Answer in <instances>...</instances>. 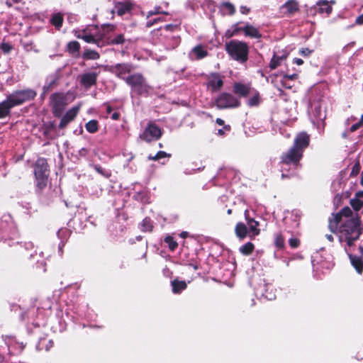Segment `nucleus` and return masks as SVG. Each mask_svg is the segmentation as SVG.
I'll return each instance as SVG.
<instances>
[{
	"instance_id": "de8ad7c7",
	"label": "nucleus",
	"mask_w": 363,
	"mask_h": 363,
	"mask_svg": "<svg viewBox=\"0 0 363 363\" xmlns=\"http://www.w3.org/2000/svg\"><path fill=\"white\" fill-rule=\"evenodd\" d=\"M343 217L347 218V219L353 218L352 211L350 207L345 206L340 211Z\"/></svg>"
},
{
	"instance_id": "338daca9",
	"label": "nucleus",
	"mask_w": 363,
	"mask_h": 363,
	"mask_svg": "<svg viewBox=\"0 0 363 363\" xmlns=\"http://www.w3.org/2000/svg\"><path fill=\"white\" fill-rule=\"evenodd\" d=\"M240 11L241 13L247 15L250 13V9L247 7L246 6H241L240 7Z\"/></svg>"
},
{
	"instance_id": "dca6fc26",
	"label": "nucleus",
	"mask_w": 363,
	"mask_h": 363,
	"mask_svg": "<svg viewBox=\"0 0 363 363\" xmlns=\"http://www.w3.org/2000/svg\"><path fill=\"white\" fill-rule=\"evenodd\" d=\"M282 13L286 16H291L295 13L299 11V4L296 0H288L281 8Z\"/></svg>"
},
{
	"instance_id": "20e7f679",
	"label": "nucleus",
	"mask_w": 363,
	"mask_h": 363,
	"mask_svg": "<svg viewBox=\"0 0 363 363\" xmlns=\"http://www.w3.org/2000/svg\"><path fill=\"white\" fill-rule=\"evenodd\" d=\"M362 221L360 217L357 213L353 218L346 219L340 226V232L344 235H361L362 229L361 228Z\"/></svg>"
},
{
	"instance_id": "49530a36",
	"label": "nucleus",
	"mask_w": 363,
	"mask_h": 363,
	"mask_svg": "<svg viewBox=\"0 0 363 363\" xmlns=\"http://www.w3.org/2000/svg\"><path fill=\"white\" fill-rule=\"evenodd\" d=\"M345 240L347 242V245L349 247H351L354 245V241L357 240L360 235H345Z\"/></svg>"
},
{
	"instance_id": "4d7b16f0",
	"label": "nucleus",
	"mask_w": 363,
	"mask_h": 363,
	"mask_svg": "<svg viewBox=\"0 0 363 363\" xmlns=\"http://www.w3.org/2000/svg\"><path fill=\"white\" fill-rule=\"evenodd\" d=\"M179 29V26L174 24H167L162 28V30L167 32H174Z\"/></svg>"
},
{
	"instance_id": "603ef678",
	"label": "nucleus",
	"mask_w": 363,
	"mask_h": 363,
	"mask_svg": "<svg viewBox=\"0 0 363 363\" xmlns=\"http://www.w3.org/2000/svg\"><path fill=\"white\" fill-rule=\"evenodd\" d=\"M151 35L153 38H156L157 40H161V37H162V27L153 30L151 32Z\"/></svg>"
},
{
	"instance_id": "72a5a7b5",
	"label": "nucleus",
	"mask_w": 363,
	"mask_h": 363,
	"mask_svg": "<svg viewBox=\"0 0 363 363\" xmlns=\"http://www.w3.org/2000/svg\"><path fill=\"white\" fill-rule=\"evenodd\" d=\"M254 250L255 245L251 242H247L240 247V253L245 256L250 255L253 252Z\"/></svg>"
},
{
	"instance_id": "ea45409f",
	"label": "nucleus",
	"mask_w": 363,
	"mask_h": 363,
	"mask_svg": "<svg viewBox=\"0 0 363 363\" xmlns=\"http://www.w3.org/2000/svg\"><path fill=\"white\" fill-rule=\"evenodd\" d=\"M141 227L142 231H152L153 228V225L150 218H145L142 221Z\"/></svg>"
},
{
	"instance_id": "e433bc0d",
	"label": "nucleus",
	"mask_w": 363,
	"mask_h": 363,
	"mask_svg": "<svg viewBox=\"0 0 363 363\" xmlns=\"http://www.w3.org/2000/svg\"><path fill=\"white\" fill-rule=\"evenodd\" d=\"M54 345L52 340H47L46 338H41L38 342V347L40 350L45 349L48 351Z\"/></svg>"
},
{
	"instance_id": "6e6552de",
	"label": "nucleus",
	"mask_w": 363,
	"mask_h": 363,
	"mask_svg": "<svg viewBox=\"0 0 363 363\" xmlns=\"http://www.w3.org/2000/svg\"><path fill=\"white\" fill-rule=\"evenodd\" d=\"M162 131L161 128L154 123H149L143 132L140 135V138L147 143L157 140L161 138Z\"/></svg>"
},
{
	"instance_id": "a878e982",
	"label": "nucleus",
	"mask_w": 363,
	"mask_h": 363,
	"mask_svg": "<svg viewBox=\"0 0 363 363\" xmlns=\"http://www.w3.org/2000/svg\"><path fill=\"white\" fill-rule=\"evenodd\" d=\"M247 233H248V228L245 224H244L242 222H239L236 224V225L235 227V235L240 240L245 239L247 235Z\"/></svg>"
},
{
	"instance_id": "3c124183",
	"label": "nucleus",
	"mask_w": 363,
	"mask_h": 363,
	"mask_svg": "<svg viewBox=\"0 0 363 363\" xmlns=\"http://www.w3.org/2000/svg\"><path fill=\"white\" fill-rule=\"evenodd\" d=\"M164 18H162V17H159V18H154L152 20H150V21H147L146 22V28H151L152 26H153L155 24L159 23V22H163L164 21Z\"/></svg>"
},
{
	"instance_id": "8fccbe9b",
	"label": "nucleus",
	"mask_w": 363,
	"mask_h": 363,
	"mask_svg": "<svg viewBox=\"0 0 363 363\" xmlns=\"http://www.w3.org/2000/svg\"><path fill=\"white\" fill-rule=\"evenodd\" d=\"M0 49L4 53H9L13 50V46L9 43L3 42L0 45Z\"/></svg>"
},
{
	"instance_id": "37998d69",
	"label": "nucleus",
	"mask_w": 363,
	"mask_h": 363,
	"mask_svg": "<svg viewBox=\"0 0 363 363\" xmlns=\"http://www.w3.org/2000/svg\"><path fill=\"white\" fill-rule=\"evenodd\" d=\"M94 169L97 173L100 174L105 178H109L111 176V171L106 170L99 165H94Z\"/></svg>"
},
{
	"instance_id": "f3484780",
	"label": "nucleus",
	"mask_w": 363,
	"mask_h": 363,
	"mask_svg": "<svg viewBox=\"0 0 363 363\" xmlns=\"http://www.w3.org/2000/svg\"><path fill=\"white\" fill-rule=\"evenodd\" d=\"M251 87L250 84L235 82L233 86V92L240 97H247L250 93Z\"/></svg>"
},
{
	"instance_id": "79ce46f5",
	"label": "nucleus",
	"mask_w": 363,
	"mask_h": 363,
	"mask_svg": "<svg viewBox=\"0 0 363 363\" xmlns=\"http://www.w3.org/2000/svg\"><path fill=\"white\" fill-rule=\"evenodd\" d=\"M171 157V155L170 154H168L166 152L164 151H159L157 152V153L152 156V155H150L148 156V160H153V161H157L162 158H164V157Z\"/></svg>"
},
{
	"instance_id": "7c9ffc66",
	"label": "nucleus",
	"mask_w": 363,
	"mask_h": 363,
	"mask_svg": "<svg viewBox=\"0 0 363 363\" xmlns=\"http://www.w3.org/2000/svg\"><path fill=\"white\" fill-rule=\"evenodd\" d=\"M105 40L108 45H123L125 42V36L121 33L112 38L106 37Z\"/></svg>"
},
{
	"instance_id": "473e14b6",
	"label": "nucleus",
	"mask_w": 363,
	"mask_h": 363,
	"mask_svg": "<svg viewBox=\"0 0 363 363\" xmlns=\"http://www.w3.org/2000/svg\"><path fill=\"white\" fill-rule=\"evenodd\" d=\"M260 102V94L257 91H255L253 96H252L247 101V105L250 107L258 106Z\"/></svg>"
},
{
	"instance_id": "f257e3e1",
	"label": "nucleus",
	"mask_w": 363,
	"mask_h": 363,
	"mask_svg": "<svg viewBox=\"0 0 363 363\" xmlns=\"http://www.w3.org/2000/svg\"><path fill=\"white\" fill-rule=\"evenodd\" d=\"M33 172L35 179V191L40 194L47 186L50 174V166L44 157H39L33 164Z\"/></svg>"
},
{
	"instance_id": "f8f14e48",
	"label": "nucleus",
	"mask_w": 363,
	"mask_h": 363,
	"mask_svg": "<svg viewBox=\"0 0 363 363\" xmlns=\"http://www.w3.org/2000/svg\"><path fill=\"white\" fill-rule=\"evenodd\" d=\"M133 69V66L130 63H118L111 65L109 68V71L114 74L117 77L121 79L125 82L124 76L126 74H129Z\"/></svg>"
},
{
	"instance_id": "09e8293b",
	"label": "nucleus",
	"mask_w": 363,
	"mask_h": 363,
	"mask_svg": "<svg viewBox=\"0 0 363 363\" xmlns=\"http://www.w3.org/2000/svg\"><path fill=\"white\" fill-rule=\"evenodd\" d=\"M361 166L359 164V162L357 161L355 162V164L353 165L351 172H350V177H356L360 172Z\"/></svg>"
},
{
	"instance_id": "c9c22d12",
	"label": "nucleus",
	"mask_w": 363,
	"mask_h": 363,
	"mask_svg": "<svg viewBox=\"0 0 363 363\" xmlns=\"http://www.w3.org/2000/svg\"><path fill=\"white\" fill-rule=\"evenodd\" d=\"M86 130L90 133H95L99 130V123L96 120H91L85 125Z\"/></svg>"
},
{
	"instance_id": "774afa93",
	"label": "nucleus",
	"mask_w": 363,
	"mask_h": 363,
	"mask_svg": "<svg viewBox=\"0 0 363 363\" xmlns=\"http://www.w3.org/2000/svg\"><path fill=\"white\" fill-rule=\"evenodd\" d=\"M104 106L106 108V111L107 114H111L113 108L111 106L110 104L108 102H106L104 104Z\"/></svg>"
},
{
	"instance_id": "bf43d9fd",
	"label": "nucleus",
	"mask_w": 363,
	"mask_h": 363,
	"mask_svg": "<svg viewBox=\"0 0 363 363\" xmlns=\"http://www.w3.org/2000/svg\"><path fill=\"white\" fill-rule=\"evenodd\" d=\"M363 125V123L361 122V121H358L357 123L353 124L350 128V132L353 133L359 129Z\"/></svg>"
},
{
	"instance_id": "e2e57ef3",
	"label": "nucleus",
	"mask_w": 363,
	"mask_h": 363,
	"mask_svg": "<svg viewBox=\"0 0 363 363\" xmlns=\"http://www.w3.org/2000/svg\"><path fill=\"white\" fill-rule=\"evenodd\" d=\"M188 266L191 267L194 270H197L199 268V263L196 259H191Z\"/></svg>"
},
{
	"instance_id": "9d476101",
	"label": "nucleus",
	"mask_w": 363,
	"mask_h": 363,
	"mask_svg": "<svg viewBox=\"0 0 363 363\" xmlns=\"http://www.w3.org/2000/svg\"><path fill=\"white\" fill-rule=\"evenodd\" d=\"M279 165L281 172V179H291L298 174V171L302 167V164L289 163V162L279 160Z\"/></svg>"
},
{
	"instance_id": "aec40b11",
	"label": "nucleus",
	"mask_w": 363,
	"mask_h": 363,
	"mask_svg": "<svg viewBox=\"0 0 363 363\" xmlns=\"http://www.w3.org/2000/svg\"><path fill=\"white\" fill-rule=\"evenodd\" d=\"M223 85V81L218 73H213L208 82V86L212 91L220 90Z\"/></svg>"
},
{
	"instance_id": "2f4dec72",
	"label": "nucleus",
	"mask_w": 363,
	"mask_h": 363,
	"mask_svg": "<svg viewBox=\"0 0 363 363\" xmlns=\"http://www.w3.org/2000/svg\"><path fill=\"white\" fill-rule=\"evenodd\" d=\"M80 107L79 106H76L70 109H69L65 114L64 115V118L67 119L69 122L74 120V118L77 117L79 111Z\"/></svg>"
},
{
	"instance_id": "4be33fe9",
	"label": "nucleus",
	"mask_w": 363,
	"mask_h": 363,
	"mask_svg": "<svg viewBox=\"0 0 363 363\" xmlns=\"http://www.w3.org/2000/svg\"><path fill=\"white\" fill-rule=\"evenodd\" d=\"M352 266L355 269L357 273L362 275L363 273V259L361 257L349 255Z\"/></svg>"
},
{
	"instance_id": "c03bdc74",
	"label": "nucleus",
	"mask_w": 363,
	"mask_h": 363,
	"mask_svg": "<svg viewBox=\"0 0 363 363\" xmlns=\"http://www.w3.org/2000/svg\"><path fill=\"white\" fill-rule=\"evenodd\" d=\"M221 6L225 7L228 10V15L233 16L235 13V8L232 3L229 1L223 2L221 4Z\"/></svg>"
},
{
	"instance_id": "4468645a",
	"label": "nucleus",
	"mask_w": 363,
	"mask_h": 363,
	"mask_svg": "<svg viewBox=\"0 0 363 363\" xmlns=\"http://www.w3.org/2000/svg\"><path fill=\"white\" fill-rule=\"evenodd\" d=\"M99 72H85L79 77V84L85 89H89L91 86H95Z\"/></svg>"
},
{
	"instance_id": "cd10ccee",
	"label": "nucleus",
	"mask_w": 363,
	"mask_h": 363,
	"mask_svg": "<svg viewBox=\"0 0 363 363\" xmlns=\"http://www.w3.org/2000/svg\"><path fill=\"white\" fill-rule=\"evenodd\" d=\"M64 22V17L61 13H54L50 20V23L55 26V28L57 30H60Z\"/></svg>"
},
{
	"instance_id": "c756f323",
	"label": "nucleus",
	"mask_w": 363,
	"mask_h": 363,
	"mask_svg": "<svg viewBox=\"0 0 363 363\" xmlns=\"http://www.w3.org/2000/svg\"><path fill=\"white\" fill-rule=\"evenodd\" d=\"M82 57L85 60H96L100 58V54L96 50L86 49Z\"/></svg>"
},
{
	"instance_id": "5fc2aeb1",
	"label": "nucleus",
	"mask_w": 363,
	"mask_h": 363,
	"mask_svg": "<svg viewBox=\"0 0 363 363\" xmlns=\"http://www.w3.org/2000/svg\"><path fill=\"white\" fill-rule=\"evenodd\" d=\"M289 244L291 248H297L300 245V240L298 238H291L289 240Z\"/></svg>"
},
{
	"instance_id": "a19ab883",
	"label": "nucleus",
	"mask_w": 363,
	"mask_h": 363,
	"mask_svg": "<svg viewBox=\"0 0 363 363\" xmlns=\"http://www.w3.org/2000/svg\"><path fill=\"white\" fill-rule=\"evenodd\" d=\"M350 203L352 208L355 211H359L363 206V201L355 196L350 200Z\"/></svg>"
},
{
	"instance_id": "69168bd1",
	"label": "nucleus",
	"mask_w": 363,
	"mask_h": 363,
	"mask_svg": "<svg viewBox=\"0 0 363 363\" xmlns=\"http://www.w3.org/2000/svg\"><path fill=\"white\" fill-rule=\"evenodd\" d=\"M22 0H4L8 7H11L13 4L20 3Z\"/></svg>"
},
{
	"instance_id": "bb28decb",
	"label": "nucleus",
	"mask_w": 363,
	"mask_h": 363,
	"mask_svg": "<svg viewBox=\"0 0 363 363\" xmlns=\"http://www.w3.org/2000/svg\"><path fill=\"white\" fill-rule=\"evenodd\" d=\"M288 57V55H282L281 56H278L275 53L274 54L272 58L269 62V68L271 69H275L279 66L281 65V62L285 60Z\"/></svg>"
},
{
	"instance_id": "864d4df0",
	"label": "nucleus",
	"mask_w": 363,
	"mask_h": 363,
	"mask_svg": "<svg viewBox=\"0 0 363 363\" xmlns=\"http://www.w3.org/2000/svg\"><path fill=\"white\" fill-rule=\"evenodd\" d=\"M313 52V50H311L308 48H303L298 51V53L304 57H309Z\"/></svg>"
},
{
	"instance_id": "39448f33",
	"label": "nucleus",
	"mask_w": 363,
	"mask_h": 363,
	"mask_svg": "<svg viewBox=\"0 0 363 363\" xmlns=\"http://www.w3.org/2000/svg\"><path fill=\"white\" fill-rule=\"evenodd\" d=\"M215 105L219 110L235 108L241 106V101L232 94L222 92L215 99Z\"/></svg>"
},
{
	"instance_id": "58836bf2",
	"label": "nucleus",
	"mask_w": 363,
	"mask_h": 363,
	"mask_svg": "<svg viewBox=\"0 0 363 363\" xmlns=\"http://www.w3.org/2000/svg\"><path fill=\"white\" fill-rule=\"evenodd\" d=\"M274 245L279 249H283L285 246V239L281 233L274 235Z\"/></svg>"
},
{
	"instance_id": "f03ea898",
	"label": "nucleus",
	"mask_w": 363,
	"mask_h": 363,
	"mask_svg": "<svg viewBox=\"0 0 363 363\" xmlns=\"http://www.w3.org/2000/svg\"><path fill=\"white\" fill-rule=\"evenodd\" d=\"M225 49L231 59L240 63L248 60L249 47L247 43L237 40H231L225 43Z\"/></svg>"
},
{
	"instance_id": "7ed1b4c3",
	"label": "nucleus",
	"mask_w": 363,
	"mask_h": 363,
	"mask_svg": "<svg viewBox=\"0 0 363 363\" xmlns=\"http://www.w3.org/2000/svg\"><path fill=\"white\" fill-rule=\"evenodd\" d=\"M125 83L130 86L132 91L138 96H147L151 89L143 74L136 72L125 78Z\"/></svg>"
},
{
	"instance_id": "423d86ee",
	"label": "nucleus",
	"mask_w": 363,
	"mask_h": 363,
	"mask_svg": "<svg viewBox=\"0 0 363 363\" xmlns=\"http://www.w3.org/2000/svg\"><path fill=\"white\" fill-rule=\"evenodd\" d=\"M37 93L31 89H19L13 91L8 97L11 101L14 106L23 104L26 102L33 100Z\"/></svg>"
},
{
	"instance_id": "5701e85b",
	"label": "nucleus",
	"mask_w": 363,
	"mask_h": 363,
	"mask_svg": "<svg viewBox=\"0 0 363 363\" xmlns=\"http://www.w3.org/2000/svg\"><path fill=\"white\" fill-rule=\"evenodd\" d=\"M191 54H194L195 55V59L196 60L203 59L208 55V51L201 44H199L194 47L191 50Z\"/></svg>"
},
{
	"instance_id": "13d9d810",
	"label": "nucleus",
	"mask_w": 363,
	"mask_h": 363,
	"mask_svg": "<svg viewBox=\"0 0 363 363\" xmlns=\"http://www.w3.org/2000/svg\"><path fill=\"white\" fill-rule=\"evenodd\" d=\"M21 43H22V45L24 48V49L28 52L32 50L33 48V41H25V42H21Z\"/></svg>"
},
{
	"instance_id": "0e129e2a",
	"label": "nucleus",
	"mask_w": 363,
	"mask_h": 363,
	"mask_svg": "<svg viewBox=\"0 0 363 363\" xmlns=\"http://www.w3.org/2000/svg\"><path fill=\"white\" fill-rule=\"evenodd\" d=\"M54 123L51 122L45 127L44 134L48 135V133L55 128Z\"/></svg>"
},
{
	"instance_id": "a211bd4d",
	"label": "nucleus",
	"mask_w": 363,
	"mask_h": 363,
	"mask_svg": "<svg viewBox=\"0 0 363 363\" xmlns=\"http://www.w3.org/2000/svg\"><path fill=\"white\" fill-rule=\"evenodd\" d=\"M15 107L8 96L6 99L0 102V119L10 116L11 109Z\"/></svg>"
},
{
	"instance_id": "6ab92c4d",
	"label": "nucleus",
	"mask_w": 363,
	"mask_h": 363,
	"mask_svg": "<svg viewBox=\"0 0 363 363\" xmlns=\"http://www.w3.org/2000/svg\"><path fill=\"white\" fill-rule=\"evenodd\" d=\"M242 32L245 36L249 37L250 38L260 39L262 37V35L259 29L248 23H246L245 26H243Z\"/></svg>"
},
{
	"instance_id": "680f3d73",
	"label": "nucleus",
	"mask_w": 363,
	"mask_h": 363,
	"mask_svg": "<svg viewBox=\"0 0 363 363\" xmlns=\"http://www.w3.org/2000/svg\"><path fill=\"white\" fill-rule=\"evenodd\" d=\"M240 23V22H237L232 27L234 33H235V35H238L241 31L242 32L243 27H239L238 25Z\"/></svg>"
},
{
	"instance_id": "1a4fd4ad",
	"label": "nucleus",
	"mask_w": 363,
	"mask_h": 363,
	"mask_svg": "<svg viewBox=\"0 0 363 363\" xmlns=\"http://www.w3.org/2000/svg\"><path fill=\"white\" fill-rule=\"evenodd\" d=\"M50 105L55 117H60L66 106V97L62 93H54L50 96Z\"/></svg>"
},
{
	"instance_id": "412c9836",
	"label": "nucleus",
	"mask_w": 363,
	"mask_h": 363,
	"mask_svg": "<svg viewBox=\"0 0 363 363\" xmlns=\"http://www.w3.org/2000/svg\"><path fill=\"white\" fill-rule=\"evenodd\" d=\"M115 9L117 15L122 16L131 11L133 9V4L130 1L117 2L115 4Z\"/></svg>"
},
{
	"instance_id": "2eb2a0df",
	"label": "nucleus",
	"mask_w": 363,
	"mask_h": 363,
	"mask_svg": "<svg viewBox=\"0 0 363 363\" xmlns=\"http://www.w3.org/2000/svg\"><path fill=\"white\" fill-rule=\"evenodd\" d=\"M303 157V155L301 152L291 147L287 151L281 155L279 160L289 162V163L301 164V161Z\"/></svg>"
},
{
	"instance_id": "f704fd0d",
	"label": "nucleus",
	"mask_w": 363,
	"mask_h": 363,
	"mask_svg": "<svg viewBox=\"0 0 363 363\" xmlns=\"http://www.w3.org/2000/svg\"><path fill=\"white\" fill-rule=\"evenodd\" d=\"M247 225H249L250 231L252 233L253 236L258 235L260 230L258 228L259 222L254 219L247 220Z\"/></svg>"
},
{
	"instance_id": "0eeeda50",
	"label": "nucleus",
	"mask_w": 363,
	"mask_h": 363,
	"mask_svg": "<svg viewBox=\"0 0 363 363\" xmlns=\"http://www.w3.org/2000/svg\"><path fill=\"white\" fill-rule=\"evenodd\" d=\"M116 26L106 24L102 26V33L99 38H95L93 35L87 33L86 30H83L82 34L77 35V38L82 39L87 43H94L97 46H101V43L106 39V33L113 32L116 30Z\"/></svg>"
},
{
	"instance_id": "6e6d98bb",
	"label": "nucleus",
	"mask_w": 363,
	"mask_h": 363,
	"mask_svg": "<svg viewBox=\"0 0 363 363\" xmlns=\"http://www.w3.org/2000/svg\"><path fill=\"white\" fill-rule=\"evenodd\" d=\"M216 123L219 125H223V129L225 130L228 131V132L230 131V130H231L230 125H225V121L222 118H216Z\"/></svg>"
},
{
	"instance_id": "4c0bfd02",
	"label": "nucleus",
	"mask_w": 363,
	"mask_h": 363,
	"mask_svg": "<svg viewBox=\"0 0 363 363\" xmlns=\"http://www.w3.org/2000/svg\"><path fill=\"white\" fill-rule=\"evenodd\" d=\"M164 241L167 245L169 250L172 252L174 251L178 247L177 242L174 240V238L171 235L165 237Z\"/></svg>"
},
{
	"instance_id": "393cba45",
	"label": "nucleus",
	"mask_w": 363,
	"mask_h": 363,
	"mask_svg": "<svg viewBox=\"0 0 363 363\" xmlns=\"http://www.w3.org/2000/svg\"><path fill=\"white\" fill-rule=\"evenodd\" d=\"M333 218L329 219L328 227L332 232L335 233L338 228L340 223L342 221L343 216L340 212L333 214Z\"/></svg>"
},
{
	"instance_id": "9b49d317",
	"label": "nucleus",
	"mask_w": 363,
	"mask_h": 363,
	"mask_svg": "<svg viewBox=\"0 0 363 363\" xmlns=\"http://www.w3.org/2000/svg\"><path fill=\"white\" fill-rule=\"evenodd\" d=\"M335 3V1H331L329 2L327 0H319L317 1L315 5L311 6L308 9V13L311 16H315L317 13H326L327 16H329L333 11V7L331 4Z\"/></svg>"
},
{
	"instance_id": "a18cd8bd",
	"label": "nucleus",
	"mask_w": 363,
	"mask_h": 363,
	"mask_svg": "<svg viewBox=\"0 0 363 363\" xmlns=\"http://www.w3.org/2000/svg\"><path fill=\"white\" fill-rule=\"evenodd\" d=\"M160 9H161L160 6L155 7L153 10L149 11L147 12L146 18H149L150 17H151V16H152L154 15H157V14H160V13L167 14V12L162 11H160Z\"/></svg>"
},
{
	"instance_id": "b1692460",
	"label": "nucleus",
	"mask_w": 363,
	"mask_h": 363,
	"mask_svg": "<svg viewBox=\"0 0 363 363\" xmlns=\"http://www.w3.org/2000/svg\"><path fill=\"white\" fill-rule=\"evenodd\" d=\"M172 291L175 294H180L187 288V284L185 281H180L177 278L171 281Z\"/></svg>"
},
{
	"instance_id": "052dcab7",
	"label": "nucleus",
	"mask_w": 363,
	"mask_h": 363,
	"mask_svg": "<svg viewBox=\"0 0 363 363\" xmlns=\"http://www.w3.org/2000/svg\"><path fill=\"white\" fill-rule=\"evenodd\" d=\"M70 122L66 119L65 118L62 117L60 122V124L58 125L59 128L60 129H64L65 128L67 125Z\"/></svg>"
},
{
	"instance_id": "c85d7f7f",
	"label": "nucleus",
	"mask_w": 363,
	"mask_h": 363,
	"mask_svg": "<svg viewBox=\"0 0 363 363\" xmlns=\"http://www.w3.org/2000/svg\"><path fill=\"white\" fill-rule=\"evenodd\" d=\"M80 44L79 42L73 40L67 43V50L73 56L77 57L79 55Z\"/></svg>"
},
{
	"instance_id": "ddd939ff",
	"label": "nucleus",
	"mask_w": 363,
	"mask_h": 363,
	"mask_svg": "<svg viewBox=\"0 0 363 363\" xmlns=\"http://www.w3.org/2000/svg\"><path fill=\"white\" fill-rule=\"evenodd\" d=\"M309 135L306 132H301L296 135L292 147L295 148L299 152H301L303 155L304 150L309 146Z\"/></svg>"
}]
</instances>
